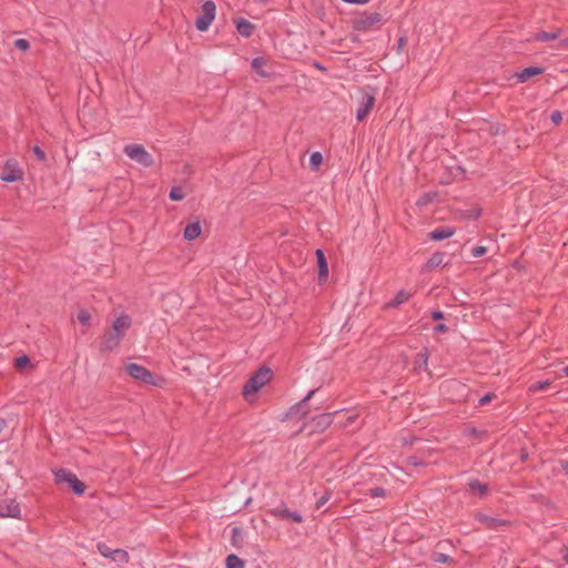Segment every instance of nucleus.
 I'll return each instance as SVG.
<instances>
[{
  "label": "nucleus",
  "mask_w": 568,
  "mask_h": 568,
  "mask_svg": "<svg viewBox=\"0 0 568 568\" xmlns=\"http://www.w3.org/2000/svg\"><path fill=\"white\" fill-rule=\"evenodd\" d=\"M455 232V227L446 225L433 230L428 236L433 241H442L452 237Z\"/></svg>",
  "instance_id": "nucleus-13"
},
{
  "label": "nucleus",
  "mask_w": 568,
  "mask_h": 568,
  "mask_svg": "<svg viewBox=\"0 0 568 568\" xmlns=\"http://www.w3.org/2000/svg\"><path fill=\"white\" fill-rule=\"evenodd\" d=\"M202 233V227L200 224V221H195L192 223H189L183 232V236L186 241H194L196 240Z\"/></svg>",
  "instance_id": "nucleus-14"
},
{
  "label": "nucleus",
  "mask_w": 568,
  "mask_h": 568,
  "mask_svg": "<svg viewBox=\"0 0 568 568\" xmlns=\"http://www.w3.org/2000/svg\"><path fill=\"white\" fill-rule=\"evenodd\" d=\"M491 398H493L491 394H486L485 396H483L479 399V402H478L479 406H484V405L488 404L491 400Z\"/></svg>",
  "instance_id": "nucleus-45"
},
{
  "label": "nucleus",
  "mask_w": 568,
  "mask_h": 568,
  "mask_svg": "<svg viewBox=\"0 0 568 568\" xmlns=\"http://www.w3.org/2000/svg\"><path fill=\"white\" fill-rule=\"evenodd\" d=\"M406 44H407L406 36L399 37L398 40H397V44H396V52L398 54H400L404 51Z\"/></svg>",
  "instance_id": "nucleus-40"
},
{
  "label": "nucleus",
  "mask_w": 568,
  "mask_h": 568,
  "mask_svg": "<svg viewBox=\"0 0 568 568\" xmlns=\"http://www.w3.org/2000/svg\"><path fill=\"white\" fill-rule=\"evenodd\" d=\"M125 372L133 379L148 385L159 386L161 385L160 382H163V378L155 377L151 371L136 363H130L125 365Z\"/></svg>",
  "instance_id": "nucleus-3"
},
{
  "label": "nucleus",
  "mask_w": 568,
  "mask_h": 568,
  "mask_svg": "<svg viewBox=\"0 0 568 568\" xmlns=\"http://www.w3.org/2000/svg\"><path fill=\"white\" fill-rule=\"evenodd\" d=\"M111 559L118 562L126 564L130 560V556L124 549H114Z\"/></svg>",
  "instance_id": "nucleus-27"
},
{
  "label": "nucleus",
  "mask_w": 568,
  "mask_h": 568,
  "mask_svg": "<svg viewBox=\"0 0 568 568\" xmlns=\"http://www.w3.org/2000/svg\"><path fill=\"white\" fill-rule=\"evenodd\" d=\"M169 196L172 201H181L185 197V193L181 186H173Z\"/></svg>",
  "instance_id": "nucleus-29"
},
{
  "label": "nucleus",
  "mask_w": 568,
  "mask_h": 568,
  "mask_svg": "<svg viewBox=\"0 0 568 568\" xmlns=\"http://www.w3.org/2000/svg\"><path fill=\"white\" fill-rule=\"evenodd\" d=\"M226 568H244V561L236 555L231 554L225 559Z\"/></svg>",
  "instance_id": "nucleus-24"
},
{
  "label": "nucleus",
  "mask_w": 568,
  "mask_h": 568,
  "mask_svg": "<svg viewBox=\"0 0 568 568\" xmlns=\"http://www.w3.org/2000/svg\"><path fill=\"white\" fill-rule=\"evenodd\" d=\"M323 163V155L321 152H313L310 156V166L313 171H317Z\"/></svg>",
  "instance_id": "nucleus-26"
},
{
  "label": "nucleus",
  "mask_w": 568,
  "mask_h": 568,
  "mask_svg": "<svg viewBox=\"0 0 568 568\" xmlns=\"http://www.w3.org/2000/svg\"><path fill=\"white\" fill-rule=\"evenodd\" d=\"M77 318L78 321L82 324V325H88L91 321V314L89 311L87 310H81L78 312V315H77Z\"/></svg>",
  "instance_id": "nucleus-31"
},
{
  "label": "nucleus",
  "mask_w": 568,
  "mask_h": 568,
  "mask_svg": "<svg viewBox=\"0 0 568 568\" xmlns=\"http://www.w3.org/2000/svg\"><path fill=\"white\" fill-rule=\"evenodd\" d=\"M97 548H98L99 552H100L103 557H105V558H110V559L112 558V555H113V550H114V549H111L110 547H108V546H106L105 544H103V542L98 544Z\"/></svg>",
  "instance_id": "nucleus-33"
},
{
  "label": "nucleus",
  "mask_w": 568,
  "mask_h": 568,
  "mask_svg": "<svg viewBox=\"0 0 568 568\" xmlns=\"http://www.w3.org/2000/svg\"><path fill=\"white\" fill-rule=\"evenodd\" d=\"M22 171L19 169L16 161L10 160L4 164L3 173L1 174V180L4 182H16L22 179Z\"/></svg>",
  "instance_id": "nucleus-7"
},
{
  "label": "nucleus",
  "mask_w": 568,
  "mask_h": 568,
  "mask_svg": "<svg viewBox=\"0 0 568 568\" xmlns=\"http://www.w3.org/2000/svg\"><path fill=\"white\" fill-rule=\"evenodd\" d=\"M21 508L19 503L12 498H3L0 500V517L19 519Z\"/></svg>",
  "instance_id": "nucleus-6"
},
{
  "label": "nucleus",
  "mask_w": 568,
  "mask_h": 568,
  "mask_svg": "<svg viewBox=\"0 0 568 568\" xmlns=\"http://www.w3.org/2000/svg\"><path fill=\"white\" fill-rule=\"evenodd\" d=\"M383 21L378 12H363L354 18L353 28L356 31L368 32L377 30Z\"/></svg>",
  "instance_id": "nucleus-2"
},
{
  "label": "nucleus",
  "mask_w": 568,
  "mask_h": 568,
  "mask_svg": "<svg viewBox=\"0 0 568 568\" xmlns=\"http://www.w3.org/2000/svg\"><path fill=\"white\" fill-rule=\"evenodd\" d=\"M236 29L241 36L248 38L253 33L254 27L250 21L242 19L237 22Z\"/></svg>",
  "instance_id": "nucleus-19"
},
{
  "label": "nucleus",
  "mask_w": 568,
  "mask_h": 568,
  "mask_svg": "<svg viewBox=\"0 0 568 568\" xmlns=\"http://www.w3.org/2000/svg\"><path fill=\"white\" fill-rule=\"evenodd\" d=\"M444 317V314L440 311H435L432 313V318L435 321L442 320Z\"/></svg>",
  "instance_id": "nucleus-47"
},
{
  "label": "nucleus",
  "mask_w": 568,
  "mask_h": 568,
  "mask_svg": "<svg viewBox=\"0 0 568 568\" xmlns=\"http://www.w3.org/2000/svg\"><path fill=\"white\" fill-rule=\"evenodd\" d=\"M313 67L317 70H321V71H326V68L323 67L318 61H314L313 62Z\"/></svg>",
  "instance_id": "nucleus-49"
},
{
  "label": "nucleus",
  "mask_w": 568,
  "mask_h": 568,
  "mask_svg": "<svg viewBox=\"0 0 568 568\" xmlns=\"http://www.w3.org/2000/svg\"><path fill=\"white\" fill-rule=\"evenodd\" d=\"M561 467L566 471V474L568 475V462H562L561 463Z\"/></svg>",
  "instance_id": "nucleus-53"
},
{
  "label": "nucleus",
  "mask_w": 568,
  "mask_h": 568,
  "mask_svg": "<svg viewBox=\"0 0 568 568\" xmlns=\"http://www.w3.org/2000/svg\"><path fill=\"white\" fill-rule=\"evenodd\" d=\"M551 121L555 124H559L562 120L561 113L559 111H554L550 116Z\"/></svg>",
  "instance_id": "nucleus-44"
},
{
  "label": "nucleus",
  "mask_w": 568,
  "mask_h": 568,
  "mask_svg": "<svg viewBox=\"0 0 568 568\" xmlns=\"http://www.w3.org/2000/svg\"><path fill=\"white\" fill-rule=\"evenodd\" d=\"M122 339H120L116 335L109 332L104 334L100 344L101 352H110L119 346Z\"/></svg>",
  "instance_id": "nucleus-12"
},
{
  "label": "nucleus",
  "mask_w": 568,
  "mask_h": 568,
  "mask_svg": "<svg viewBox=\"0 0 568 568\" xmlns=\"http://www.w3.org/2000/svg\"><path fill=\"white\" fill-rule=\"evenodd\" d=\"M374 480H377V481L386 480L385 479V474L383 471L379 473V474H377V473H367V478L365 480H363V481H358L357 485L371 483V481H374Z\"/></svg>",
  "instance_id": "nucleus-30"
},
{
  "label": "nucleus",
  "mask_w": 568,
  "mask_h": 568,
  "mask_svg": "<svg viewBox=\"0 0 568 568\" xmlns=\"http://www.w3.org/2000/svg\"><path fill=\"white\" fill-rule=\"evenodd\" d=\"M242 529L240 527H234L232 529V544L234 546H239V544L242 541Z\"/></svg>",
  "instance_id": "nucleus-34"
},
{
  "label": "nucleus",
  "mask_w": 568,
  "mask_h": 568,
  "mask_svg": "<svg viewBox=\"0 0 568 568\" xmlns=\"http://www.w3.org/2000/svg\"><path fill=\"white\" fill-rule=\"evenodd\" d=\"M468 486L473 493L479 495L480 497H484L488 491L487 485L480 483L478 479L469 481Z\"/></svg>",
  "instance_id": "nucleus-20"
},
{
  "label": "nucleus",
  "mask_w": 568,
  "mask_h": 568,
  "mask_svg": "<svg viewBox=\"0 0 568 568\" xmlns=\"http://www.w3.org/2000/svg\"><path fill=\"white\" fill-rule=\"evenodd\" d=\"M434 331L436 333H444L447 331V326L445 324H438L435 326Z\"/></svg>",
  "instance_id": "nucleus-46"
},
{
  "label": "nucleus",
  "mask_w": 568,
  "mask_h": 568,
  "mask_svg": "<svg viewBox=\"0 0 568 568\" xmlns=\"http://www.w3.org/2000/svg\"><path fill=\"white\" fill-rule=\"evenodd\" d=\"M274 517L291 519L294 523H302L303 518L298 513L288 510L286 507H276L270 510Z\"/></svg>",
  "instance_id": "nucleus-11"
},
{
  "label": "nucleus",
  "mask_w": 568,
  "mask_h": 568,
  "mask_svg": "<svg viewBox=\"0 0 568 568\" xmlns=\"http://www.w3.org/2000/svg\"><path fill=\"white\" fill-rule=\"evenodd\" d=\"M123 152L132 161L144 168H150L154 163L153 156L141 144H128L124 146Z\"/></svg>",
  "instance_id": "nucleus-4"
},
{
  "label": "nucleus",
  "mask_w": 568,
  "mask_h": 568,
  "mask_svg": "<svg viewBox=\"0 0 568 568\" xmlns=\"http://www.w3.org/2000/svg\"><path fill=\"white\" fill-rule=\"evenodd\" d=\"M550 386V381H541L532 384L529 387L530 392H542L546 390Z\"/></svg>",
  "instance_id": "nucleus-32"
},
{
  "label": "nucleus",
  "mask_w": 568,
  "mask_h": 568,
  "mask_svg": "<svg viewBox=\"0 0 568 568\" xmlns=\"http://www.w3.org/2000/svg\"><path fill=\"white\" fill-rule=\"evenodd\" d=\"M273 372L268 367L258 368L244 384L242 388V395L245 399H250L252 395H255L262 387L271 382Z\"/></svg>",
  "instance_id": "nucleus-1"
},
{
  "label": "nucleus",
  "mask_w": 568,
  "mask_h": 568,
  "mask_svg": "<svg viewBox=\"0 0 568 568\" xmlns=\"http://www.w3.org/2000/svg\"><path fill=\"white\" fill-rule=\"evenodd\" d=\"M320 418L326 424L331 423V418L328 415H321Z\"/></svg>",
  "instance_id": "nucleus-50"
},
{
  "label": "nucleus",
  "mask_w": 568,
  "mask_h": 568,
  "mask_svg": "<svg viewBox=\"0 0 568 568\" xmlns=\"http://www.w3.org/2000/svg\"><path fill=\"white\" fill-rule=\"evenodd\" d=\"M316 258L318 264L320 281H325L328 277V264L322 250H316Z\"/></svg>",
  "instance_id": "nucleus-15"
},
{
  "label": "nucleus",
  "mask_w": 568,
  "mask_h": 568,
  "mask_svg": "<svg viewBox=\"0 0 568 568\" xmlns=\"http://www.w3.org/2000/svg\"><path fill=\"white\" fill-rule=\"evenodd\" d=\"M266 65V61L263 58H254L252 60V68L255 72H257L261 77H267L268 74L264 71V67Z\"/></svg>",
  "instance_id": "nucleus-23"
},
{
  "label": "nucleus",
  "mask_w": 568,
  "mask_h": 568,
  "mask_svg": "<svg viewBox=\"0 0 568 568\" xmlns=\"http://www.w3.org/2000/svg\"><path fill=\"white\" fill-rule=\"evenodd\" d=\"M374 103H375L374 94L366 93L363 97V99L361 101V104H359V108L357 109V112H356V119L359 122H362V121H364L366 119V116L368 115V113L373 109Z\"/></svg>",
  "instance_id": "nucleus-9"
},
{
  "label": "nucleus",
  "mask_w": 568,
  "mask_h": 568,
  "mask_svg": "<svg viewBox=\"0 0 568 568\" xmlns=\"http://www.w3.org/2000/svg\"><path fill=\"white\" fill-rule=\"evenodd\" d=\"M14 47L21 51H27L30 48V43L28 40L20 38L14 41Z\"/></svg>",
  "instance_id": "nucleus-37"
},
{
  "label": "nucleus",
  "mask_w": 568,
  "mask_h": 568,
  "mask_svg": "<svg viewBox=\"0 0 568 568\" xmlns=\"http://www.w3.org/2000/svg\"><path fill=\"white\" fill-rule=\"evenodd\" d=\"M427 363H428V351L427 348H424L423 351H420L418 354H417V357H416V367L417 368H427Z\"/></svg>",
  "instance_id": "nucleus-28"
},
{
  "label": "nucleus",
  "mask_w": 568,
  "mask_h": 568,
  "mask_svg": "<svg viewBox=\"0 0 568 568\" xmlns=\"http://www.w3.org/2000/svg\"><path fill=\"white\" fill-rule=\"evenodd\" d=\"M216 6L212 0H207L202 6V12L195 21L200 31H206L215 18Z\"/></svg>",
  "instance_id": "nucleus-5"
},
{
  "label": "nucleus",
  "mask_w": 568,
  "mask_h": 568,
  "mask_svg": "<svg viewBox=\"0 0 568 568\" xmlns=\"http://www.w3.org/2000/svg\"><path fill=\"white\" fill-rule=\"evenodd\" d=\"M434 197H435V194H433V195H432V194H428V193H427V194H424L423 196H420V197L417 200L416 204H417L418 206L427 205L428 203H430V202L433 201V199H434Z\"/></svg>",
  "instance_id": "nucleus-38"
},
{
  "label": "nucleus",
  "mask_w": 568,
  "mask_h": 568,
  "mask_svg": "<svg viewBox=\"0 0 568 568\" xmlns=\"http://www.w3.org/2000/svg\"><path fill=\"white\" fill-rule=\"evenodd\" d=\"M409 462H410V464H413L415 466L419 464L416 457L409 458Z\"/></svg>",
  "instance_id": "nucleus-54"
},
{
  "label": "nucleus",
  "mask_w": 568,
  "mask_h": 568,
  "mask_svg": "<svg viewBox=\"0 0 568 568\" xmlns=\"http://www.w3.org/2000/svg\"><path fill=\"white\" fill-rule=\"evenodd\" d=\"M444 262V253L436 252L434 253L426 263V268L433 270L439 266Z\"/></svg>",
  "instance_id": "nucleus-21"
},
{
  "label": "nucleus",
  "mask_w": 568,
  "mask_h": 568,
  "mask_svg": "<svg viewBox=\"0 0 568 568\" xmlns=\"http://www.w3.org/2000/svg\"><path fill=\"white\" fill-rule=\"evenodd\" d=\"M560 34H561L560 29H556L552 32L541 31L535 36V40L540 41V42L552 41V40L558 39Z\"/></svg>",
  "instance_id": "nucleus-18"
},
{
  "label": "nucleus",
  "mask_w": 568,
  "mask_h": 568,
  "mask_svg": "<svg viewBox=\"0 0 568 568\" xmlns=\"http://www.w3.org/2000/svg\"><path fill=\"white\" fill-rule=\"evenodd\" d=\"M69 486L77 495H82L85 490V485L74 474L70 478Z\"/></svg>",
  "instance_id": "nucleus-22"
},
{
  "label": "nucleus",
  "mask_w": 568,
  "mask_h": 568,
  "mask_svg": "<svg viewBox=\"0 0 568 568\" xmlns=\"http://www.w3.org/2000/svg\"><path fill=\"white\" fill-rule=\"evenodd\" d=\"M331 498V494L329 493H326L324 496H322L317 501H316V508L320 509L321 507H323Z\"/></svg>",
  "instance_id": "nucleus-42"
},
{
  "label": "nucleus",
  "mask_w": 568,
  "mask_h": 568,
  "mask_svg": "<svg viewBox=\"0 0 568 568\" xmlns=\"http://www.w3.org/2000/svg\"><path fill=\"white\" fill-rule=\"evenodd\" d=\"M413 296V293L406 290H400L396 293L394 298L387 303V307H398L399 305L406 303L410 297Z\"/></svg>",
  "instance_id": "nucleus-17"
},
{
  "label": "nucleus",
  "mask_w": 568,
  "mask_h": 568,
  "mask_svg": "<svg viewBox=\"0 0 568 568\" xmlns=\"http://www.w3.org/2000/svg\"><path fill=\"white\" fill-rule=\"evenodd\" d=\"M315 390H311L308 392V394L305 396V398L303 399V402H307L313 395H314Z\"/></svg>",
  "instance_id": "nucleus-52"
},
{
  "label": "nucleus",
  "mask_w": 568,
  "mask_h": 568,
  "mask_svg": "<svg viewBox=\"0 0 568 568\" xmlns=\"http://www.w3.org/2000/svg\"><path fill=\"white\" fill-rule=\"evenodd\" d=\"M542 72L544 69L540 67H528L516 73L515 77L517 78L518 82H526L528 79L539 75Z\"/></svg>",
  "instance_id": "nucleus-16"
},
{
  "label": "nucleus",
  "mask_w": 568,
  "mask_h": 568,
  "mask_svg": "<svg viewBox=\"0 0 568 568\" xmlns=\"http://www.w3.org/2000/svg\"><path fill=\"white\" fill-rule=\"evenodd\" d=\"M30 364V358L27 355H21L16 359V367L19 369L24 368Z\"/></svg>",
  "instance_id": "nucleus-36"
},
{
  "label": "nucleus",
  "mask_w": 568,
  "mask_h": 568,
  "mask_svg": "<svg viewBox=\"0 0 568 568\" xmlns=\"http://www.w3.org/2000/svg\"><path fill=\"white\" fill-rule=\"evenodd\" d=\"M516 568H519V567H516Z\"/></svg>",
  "instance_id": "nucleus-57"
},
{
  "label": "nucleus",
  "mask_w": 568,
  "mask_h": 568,
  "mask_svg": "<svg viewBox=\"0 0 568 568\" xmlns=\"http://www.w3.org/2000/svg\"><path fill=\"white\" fill-rule=\"evenodd\" d=\"M487 252V248L485 246H476L473 248V256L474 257H480Z\"/></svg>",
  "instance_id": "nucleus-41"
},
{
  "label": "nucleus",
  "mask_w": 568,
  "mask_h": 568,
  "mask_svg": "<svg viewBox=\"0 0 568 568\" xmlns=\"http://www.w3.org/2000/svg\"><path fill=\"white\" fill-rule=\"evenodd\" d=\"M557 48H558V49H566V48H568V38L562 39V40L559 42V44H558V47H557Z\"/></svg>",
  "instance_id": "nucleus-48"
},
{
  "label": "nucleus",
  "mask_w": 568,
  "mask_h": 568,
  "mask_svg": "<svg viewBox=\"0 0 568 568\" xmlns=\"http://www.w3.org/2000/svg\"><path fill=\"white\" fill-rule=\"evenodd\" d=\"M131 324H132L131 317L126 314H121L120 316H118L114 320V322L112 324L111 333L116 335L120 339H123V337L125 336V333L130 328Z\"/></svg>",
  "instance_id": "nucleus-8"
},
{
  "label": "nucleus",
  "mask_w": 568,
  "mask_h": 568,
  "mask_svg": "<svg viewBox=\"0 0 568 568\" xmlns=\"http://www.w3.org/2000/svg\"><path fill=\"white\" fill-rule=\"evenodd\" d=\"M73 473L65 470V469H58L54 471V479L57 483H68L70 484V478L72 477Z\"/></svg>",
  "instance_id": "nucleus-25"
},
{
  "label": "nucleus",
  "mask_w": 568,
  "mask_h": 568,
  "mask_svg": "<svg viewBox=\"0 0 568 568\" xmlns=\"http://www.w3.org/2000/svg\"><path fill=\"white\" fill-rule=\"evenodd\" d=\"M564 372H565L566 376H568V366H566V367L564 368Z\"/></svg>",
  "instance_id": "nucleus-56"
},
{
  "label": "nucleus",
  "mask_w": 568,
  "mask_h": 568,
  "mask_svg": "<svg viewBox=\"0 0 568 568\" xmlns=\"http://www.w3.org/2000/svg\"><path fill=\"white\" fill-rule=\"evenodd\" d=\"M368 495L372 498H384L386 497V490L382 487H375L368 490Z\"/></svg>",
  "instance_id": "nucleus-35"
},
{
  "label": "nucleus",
  "mask_w": 568,
  "mask_h": 568,
  "mask_svg": "<svg viewBox=\"0 0 568 568\" xmlns=\"http://www.w3.org/2000/svg\"><path fill=\"white\" fill-rule=\"evenodd\" d=\"M564 559H565V561L568 564V550H566V551H565V554H564Z\"/></svg>",
  "instance_id": "nucleus-55"
},
{
  "label": "nucleus",
  "mask_w": 568,
  "mask_h": 568,
  "mask_svg": "<svg viewBox=\"0 0 568 568\" xmlns=\"http://www.w3.org/2000/svg\"><path fill=\"white\" fill-rule=\"evenodd\" d=\"M475 519L484 524L489 529H496L498 527L508 526L509 521L500 518L487 516L485 514H476Z\"/></svg>",
  "instance_id": "nucleus-10"
},
{
  "label": "nucleus",
  "mask_w": 568,
  "mask_h": 568,
  "mask_svg": "<svg viewBox=\"0 0 568 568\" xmlns=\"http://www.w3.org/2000/svg\"><path fill=\"white\" fill-rule=\"evenodd\" d=\"M7 427V422L3 418H0V433Z\"/></svg>",
  "instance_id": "nucleus-51"
},
{
  "label": "nucleus",
  "mask_w": 568,
  "mask_h": 568,
  "mask_svg": "<svg viewBox=\"0 0 568 568\" xmlns=\"http://www.w3.org/2000/svg\"><path fill=\"white\" fill-rule=\"evenodd\" d=\"M434 560L438 564H448V562H452V558L446 555V554H442V552H437L435 554L434 556Z\"/></svg>",
  "instance_id": "nucleus-39"
},
{
  "label": "nucleus",
  "mask_w": 568,
  "mask_h": 568,
  "mask_svg": "<svg viewBox=\"0 0 568 568\" xmlns=\"http://www.w3.org/2000/svg\"><path fill=\"white\" fill-rule=\"evenodd\" d=\"M33 152L40 161L45 160V153L38 145L33 146Z\"/></svg>",
  "instance_id": "nucleus-43"
}]
</instances>
